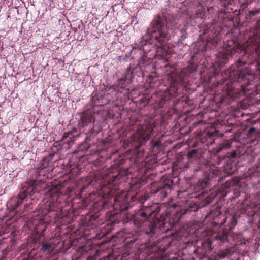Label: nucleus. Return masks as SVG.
<instances>
[{"instance_id":"b1692460","label":"nucleus","mask_w":260,"mask_h":260,"mask_svg":"<svg viewBox=\"0 0 260 260\" xmlns=\"http://www.w3.org/2000/svg\"><path fill=\"white\" fill-rule=\"evenodd\" d=\"M54 247L51 243H44L42 244V249L44 252H49L53 250Z\"/></svg>"},{"instance_id":"423d86ee","label":"nucleus","mask_w":260,"mask_h":260,"mask_svg":"<svg viewBox=\"0 0 260 260\" xmlns=\"http://www.w3.org/2000/svg\"><path fill=\"white\" fill-rule=\"evenodd\" d=\"M196 70L197 67L194 64H190L186 68L182 69L176 77L171 78L168 88L153 94L150 99H146V103L148 104L152 102L157 108L167 105L172 98L180 94L186 88L189 82V75L196 72Z\"/></svg>"},{"instance_id":"473e14b6","label":"nucleus","mask_w":260,"mask_h":260,"mask_svg":"<svg viewBox=\"0 0 260 260\" xmlns=\"http://www.w3.org/2000/svg\"><path fill=\"white\" fill-rule=\"evenodd\" d=\"M24 206L25 209V210H27V211H28V209H27V208H28V206H29L28 205V204L27 203H25Z\"/></svg>"},{"instance_id":"7ed1b4c3","label":"nucleus","mask_w":260,"mask_h":260,"mask_svg":"<svg viewBox=\"0 0 260 260\" xmlns=\"http://www.w3.org/2000/svg\"><path fill=\"white\" fill-rule=\"evenodd\" d=\"M160 211V207L157 204L145 205L143 203L134 215L115 212L107 213V224L114 226L120 221L124 224L132 222L135 225L140 227L144 222L149 221V228L146 230V234L152 237L171 230L176 223L175 219L170 218L169 212L159 215Z\"/></svg>"},{"instance_id":"4be33fe9","label":"nucleus","mask_w":260,"mask_h":260,"mask_svg":"<svg viewBox=\"0 0 260 260\" xmlns=\"http://www.w3.org/2000/svg\"><path fill=\"white\" fill-rule=\"evenodd\" d=\"M237 217L236 215L226 216L225 219V222L229 224V229H232L237 224Z\"/></svg>"},{"instance_id":"7c9ffc66","label":"nucleus","mask_w":260,"mask_h":260,"mask_svg":"<svg viewBox=\"0 0 260 260\" xmlns=\"http://www.w3.org/2000/svg\"><path fill=\"white\" fill-rule=\"evenodd\" d=\"M207 181L203 182V183H201V186L202 188L206 187H207Z\"/></svg>"},{"instance_id":"393cba45","label":"nucleus","mask_w":260,"mask_h":260,"mask_svg":"<svg viewBox=\"0 0 260 260\" xmlns=\"http://www.w3.org/2000/svg\"><path fill=\"white\" fill-rule=\"evenodd\" d=\"M63 169L64 170L66 173H72L73 170L75 168V166L73 167L70 162H68L66 165L63 164Z\"/></svg>"},{"instance_id":"39448f33","label":"nucleus","mask_w":260,"mask_h":260,"mask_svg":"<svg viewBox=\"0 0 260 260\" xmlns=\"http://www.w3.org/2000/svg\"><path fill=\"white\" fill-rule=\"evenodd\" d=\"M245 38H248L245 44H241L237 38H233L226 41L224 44V51L218 53L214 63L216 68L214 74H218L221 68L226 64L230 58L236 52H243L245 54H248L249 59L255 61V66L260 71V19L256 23L254 27L244 34Z\"/></svg>"},{"instance_id":"f257e3e1","label":"nucleus","mask_w":260,"mask_h":260,"mask_svg":"<svg viewBox=\"0 0 260 260\" xmlns=\"http://www.w3.org/2000/svg\"><path fill=\"white\" fill-rule=\"evenodd\" d=\"M125 160L122 158L117 160L110 168L102 171L91 174L88 176L87 181L88 185H95L94 182L99 184L100 190L98 193L89 194L86 200L94 212L90 217L89 222L96 225L95 220L98 217V212L102 211L114 202V206L119 207L120 211H125L131 208L136 201L137 198L132 192H123L118 196L116 191L119 189V186L126 180L129 171L127 167L120 166Z\"/></svg>"},{"instance_id":"5701e85b","label":"nucleus","mask_w":260,"mask_h":260,"mask_svg":"<svg viewBox=\"0 0 260 260\" xmlns=\"http://www.w3.org/2000/svg\"><path fill=\"white\" fill-rule=\"evenodd\" d=\"M230 15L231 14L229 12L222 10L218 13V17L222 19L223 21H230L231 20Z\"/></svg>"},{"instance_id":"9b49d317","label":"nucleus","mask_w":260,"mask_h":260,"mask_svg":"<svg viewBox=\"0 0 260 260\" xmlns=\"http://www.w3.org/2000/svg\"><path fill=\"white\" fill-rule=\"evenodd\" d=\"M182 4L186 8L184 10L185 12L183 13L186 14L187 20L196 23L197 19L204 18L206 14L205 8L198 1L185 0Z\"/></svg>"},{"instance_id":"e433bc0d","label":"nucleus","mask_w":260,"mask_h":260,"mask_svg":"<svg viewBox=\"0 0 260 260\" xmlns=\"http://www.w3.org/2000/svg\"><path fill=\"white\" fill-rule=\"evenodd\" d=\"M135 241V240L134 239L133 240H131L130 241H128V242H131V243H133V242H134Z\"/></svg>"},{"instance_id":"f8f14e48","label":"nucleus","mask_w":260,"mask_h":260,"mask_svg":"<svg viewBox=\"0 0 260 260\" xmlns=\"http://www.w3.org/2000/svg\"><path fill=\"white\" fill-rule=\"evenodd\" d=\"M200 28V36L206 35L207 43H211L213 45L217 44L220 38L219 35L220 30L215 21L213 20L212 22L201 26Z\"/></svg>"},{"instance_id":"f3484780","label":"nucleus","mask_w":260,"mask_h":260,"mask_svg":"<svg viewBox=\"0 0 260 260\" xmlns=\"http://www.w3.org/2000/svg\"><path fill=\"white\" fill-rule=\"evenodd\" d=\"M104 96L109 101H115L118 99L119 94L116 87L114 85L112 86H107L104 88V90L103 91ZM120 98L121 97L119 96Z\"/></svg>"},{"instance_id":"412c9836","label":"nucleus","mask_w":260,"mask_h":260,"mask_svg":"<svg viewBox=\"0 0 260 260\" xmlns=\"http://www.w3.org/2000/svg\"><path fill=\"white\" fill-rule=\"evenodd\" d=\"M234 247H230L224 250H220L218 253V256L220 258H224L228 256L232 255L235 252Z\"/></svg>"},{"instance_id":"dca6fc26","label":"nucleus","mask_w":260,"mask_h":260,"mask_svg":"<svg viewBox=\"0 0 260 260\" xmlns=\"http://www.w3.org/2000/svg\"><path fill=\"white\" fill-rule=\"evenodd\" d=\"M218 133L219 131L212 126L206 128L201 138L202 143L206 145L212 144L214 142V138L218 135Z\"/></svg>"},{"instance_id":"6ab92c4d","label":"nucleus","mask_w":260,"mask_h":260,"mask_svg":"<svg viewBox=\"0 0 260 260\" xmlns=\"http://www.w3.org/2000/svg\"><path fill=\"white\" fill-rule=\"evenodd\" d=\"M201 155V150L199 149L190 148L188 151L186 157L190 161L199 159Z\"/></svg>"},{"instance_id":"bb28decb","label":"nucleus","mask_w":260,"mask_h":260,"mask_svg":"<svg viewBox=\"0 0 260 260\" xmlns=\"http://www.w3.org/2000/svg\"><path fill=\"white\" fill-rule=\"evenodd\" d=\"M153 142V145H152V148L154 149L156 148L159 147L161 145V142L160 141H152Z\"/></svg>"},{"instance_id":"c9c22d12","label":"nucleus","mask_w":260,"mask_h":260,"mask_svg":"<svg viewBox=\"0 0 260 260\" xmlns=\"http://www.w3.org/2000/svg\"><path fill=\"white\" fill-rule=\"evenodd\" d=\"M87 187V186H83L82 189H81V192H83L85 190V189H86V188Z\"/></svg>"},{"instance_id":"cd10ccee","label":"nucleus","mask_w":260,"mask_h":260,"mask_svg":"<svg viewBox=\"0 0 260 260\" xmlns=\"http://www.w3.org/2000/svg\"><path fill=\"white\" fill-rule=\"evenodd\" d=\"M197 210L196 207H190V208H187L185 210V211L184 212V214L187 213L188 211H195Z\"/></svg>"},{"instance_id":"0eeeda50","label":"nucleus","mask_w":260,"mask_h":260,"mask_svg":"<svg viewBox=\"0 0 260 260\" xmlns=\"http://www.w3.org/2000/svg\"><path fill=\"white\" fill-rule=\"evenodd\" d=\"M33 182L26 183V186L23 188V191L17 196L11 198L7 203V208L9 210V216H12L7 219L5 223L0 229V236L9 233L13 234L15 232L14 228L16 226L15 222L17 219L21 216L20 206L23 203L28 201L29 199L31 200L37 197V195L40 194V192L37 190L36 186H32Z\"/></svg>"},{"instance_id":"9d476101","label":"nucleus","mask_w":260,"mask_h":260,"mask_svg":"<svg viewBox=\"0 0 260 260\" xmlns=\"http://www.w3.org/2000/svg\"><path fill=\"white\" fill-rule=\"evenodd\" d=\"M134 120L135 121H133V119H131V125L133 126L134 130L136 128V132L130 138L128 141L132 146L139 149L149 139L155 124L153 119L145 120L144 123L141 124L140 123L139 119L134 118Z\"/></svg>"},{"instance_id":"2eb2a0df","label":"nucleus","mask_w":260,"mask_h":260,"mask_svg":"<svg viewBox=\"0 0 260 260\" xmlns=\"http://www.w3.org/2000/svg\"><path fill=\"white\" fill-rule=\"evenodd\" d=\"M79 136L76 129L65 133L59 143L62 148L69 149L72 146L74 141Z\"/></svg>"},{"instance_id":"f704fd0d","label":"nucleus","mask_w":260,"mask_h":260,"mask_svg":"<svg viewBox=\"0 0 260 260\" xmlns=\"http://www.w3.org/2000/svg\"><path fill=\"white\" fill-rule=\"evenodd\" d=\"M178 101H179V99H176L175 100V101L174 102V103H173V106H175L176 105V104H177Z\"/></svg>"},{"instance_id":"4c0bfd02","label":"nucleus","mask_w":260,"mask_h":260,"mask_svg":"<svg viewBox=\"0 0 260 260\" xmlns=\"http://www.w3.org/2000/svg\"><path fill=\"white\" fill-rule=\"evenodd\" d=\"M258 228L260 229V220L258 222Z\"/></svg>"},{"instance_id":"c756f323","label":"nucleus","mask_w":260,"mask_h":260,"mask_svg":"<svg viewBox=\"0 0 260 260\" xmlns=\"http://www.w3.org/2000/svg\"><path fill=\"white\" fill-rule=\"evenodd\" d=\"M158 249V247L157 246L155 247H153L149 250V252H151V253H153L154 251H156Z\"/></svg>"},{"instance_id":"a878e982","label":"nucleus","mask_w":260,"mask_h":260,"mask_svg":"<svg viewBox=\"0 0 260 260\" xmlns=\"http://www.w3.org/2000/svg\"><path fill=\"white\" fill-rule=\"evenodd\" d=\"M260 12V10H253V11H250L249 12L248 14H247L246 15V19H251V18L257 14H258Z\"/></svg>"},{"instance_id":"1a4fd4ad","label":"nucleus","mask_w":260,"mask_h":260,"mask_svg":"<svg viewBox=\"0 0 260 260\" xmlns=\"http://www.w3.org/2000/svg\"><path fill=\"white\" fill-rule=\"evenodd\" d=\"M99 113L89 110L84 111L77 115L78 119V126L81 132L86 135L85 140V144L89 145L86 150L90 147L91 144L89 143L97 136L102 129L101 126L98 124H95L96 115Z\"/></svg>"},{"instance_id":"a211bd4d","label":"nucleus","mask_w":260,"mask_h":260,"mask_svg":"<svg viewBox=\"0 0 260 260\" xmlns=\"http://www.w3.org/2000/svg\"><path fill=\"white\" fill-rule=\"evenodd\" d=\"M228 234L226 231H219L212 235V238L217 241L219 245H222L228 242Z\"/></svg>"},{"instance_id":"58836bf2","label":"nucleus","mask_w":260,"mask_h":260,"mask_svg":"<svg viewBox=\"0 0 260 260\" xmlns=\"http://www.w3.org/2000/svg\"><path fill=\"white\" fill-rule=\"evenodd\" d=\"M228 4H230V1H228Z\"/></svg>"},{"instance_id":"72a5a7b5","label":"nucleus","mask_w":260,"mask_h":260,"mask_svg":"<svg viewBox=\"0 0 260 260\" xmlns=\"http://www.w3.org/2000/svg\"><path fill=\"white\" fill-rule=\"evenodd\" d=\"M251 178L252 179V181L254 182V180L255 179V173H254V174L252 175L251 176Z\"/></svg>"},{"instance_id":"2f4dec72","label":"nucleus","mask_w":260,"mask_h":260,"mask_svg":"<svg viewBox=\"0 0 260 260\" xmlns=\"http://www.w3.org/2000/svg\"><path fill=\"white\" fill-rule=\"evenodd\" d=\"M205 202H206V205L210 204L211 202V198H210L209 199L207 198L206 199Z\"/></svg>"},{"instance_id":"f03ea898","label":"nucleus","mask_w":260,"mask_h":260,"mask_svg":"<svg viewBox=\"0 0 260 260\" xmlns=\"http://www.w3.org/2000/svg\"><path fill=\"white\" fill-rule=\"evenodd\" d=\"M168 31L165 20L160 16H157L152 21L150 26L147 29L146 35L141 38L139 44L136 43L132 46L131 53L139 54L141 57L135 68L129 67L126 69L124 75L117 80L114 85L120 94L128 95L129 93L128 85L131 83L133 75L138 74V76H144L143 68L152 63L151 58L148 57V53L143 52L145 50L144 47L149 44H153L158 47L165 45L169 37Z\"/></svg>"},{"instance_id":"aec40b11","label":"nucleus","mask_w":260,"mask_h":260,"mask_svg":"<svg viewBox=\"0 0 260 260\" xmlns=\"http://www.w3.org/2000/svg\"><path fill=\"white\" fill-rule=\"evenodd\" d=\"M231 146V143L229 141H224L223 143H220L218 146L213 148V153L217 154L223 150L230 148Z\"/></svg>"},{"instance_id":"ddd939ff","label":"nucleus","mask_w":260,"mask_h":260,"mask_svg":"<svg viewBox=\"0 0 260 260\" xmlns=\"http://www.w3.org/2000/svg\"><path fill=\"white\" fill-rule=\"evenodd\" d=\"M237 155L236 151H233L230 153H228L226 156H224L223 158L219 157L218 165H221L223 164L224 169L213 165L212 167L210 166L209 174L212 173L211 176H219L221 178H223L222 173L224 170H227L231 167L232 164V159L236 157Z\"/></svg>"},{"instance_id":"6e6552de","label":"nucleus","mask_w":260,"mask_h":260,"mask_svg":"<svg viewBox=\"0 0 260 260\" xmlns=\"http://www.w3.org/2000/svg\"><path fill=\"white\" fill-rule=\"evenodd\" d=\"M246 64L245 60L238 59L225 72L224 76L226 80H230L229 82L241 83V89L245 94L249 90L248 86L254 79V76L248 69Z\"/></svg>"},{"instance_id":"20e7f679","label":"nucleus","mask_w":260,"mask_h":260,"mask_svg":"<svg viewBox=\"0 0 260 260\" xmlns=\"http://www.w3.org/2000/svg\"><path fill=\"white\" fill-rule=\"evenodd\" d=\"M54 154H50L43 158L36 170V179L30 180L27 181L33 182L32 186H36L37 190L40 192V194H45L49 198L48 200L40 204L39 212H41L42 216H48L50 218L56 219L57 213L60 211L62 206L60 205L61 197L63 195L60 191L62 187L61 184H55L48 185L47 187L44 184L46 179L48 178V174L52 170V162Z\"/></svg>"},{"instance_id":"c85d7f7f","label":"nucleus","mask_w":260,"mask_h":260,"mask_svg":"<svg viewBox=\"0 0 260 260\" xmlns=\"http://www.w3.org/2000/svg\"><path fill=\"white\" fill-rule=\"evenodd\" d=\"M256 129L254 127H251L248 131V135L249 136L251 135L252 134L255 133Z\"/></svg>"},{"instance_id":"4468645a","label":"nucleus","mask_w":260,"mask_h":260,"mask_svg":"<svg viewBox=\"0 0 260 260\" xmlns=\"http://www.w3.org/2000/svg\"><path fill=\"white\" fill-rule=\"evenodd\" d=\"M174 182L171 178H162L159 182L151 186V192L153 194H158V197L163 200L169 194L173 186Z\"/></svg>"}]
</instances>
